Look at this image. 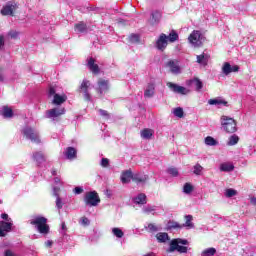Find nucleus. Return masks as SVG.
Returning <instances> with one entry per match:
<instances>
[{"label": "nucleus", "mask_w": 256, "mask_h": 256, "mask_svg": "<svg viewBox=\"0 0 256 256\" xmlns=\"http://www.w3.org/2000/svg\"><path fill=\"white\" fill-rule=\"evenodd\" d=\"M65 101H67V95L55 94L52 103H53V105H63V103H65Z\"/></svg>", "instance_id": "nucleus-21"}, {"label": "nucleus", "mask_w": 256, "mask_h": 256, "mask_svg": "<svg viewBox=\"0 0 256 256\" xmlns=\"http://www.w3.org/2000/svg\"><path fill=\"white\" fill-rule=\"evenodd\" d=\"M167 173H169V175H171L172 177L179 176V170H177V168H175V167L168 168Z\"/></svg>", "instance_id": "nucleus-42"}, {"label": "nucleus", "mask_w": 256, "mask_h": 256, "mask_svg": "<svg viewBox=\"0 0 256 256\" xmlns=\"http://www.w3.org/2000/svg\"><path fill=\"white\" fill-rule=\"evenodd\" d=\"M133 201L136 205H145V203H147V195L140 193L133 199Z\"/></svg>", "instance_id": "nucleus-24"}, {"label": "nucleus", "mask_w": 256, "mask_h": 256, "mask_svg": "<svg viewBox=\"0 0 256 256\" xmlns=\"http://www.w3.org/2000/svg\"><path fill=\"white\" fill-rule=\"evenodd\" d=\"M168 43L169 41L167 40V36L162 33L156 41V47L159 49V51H165V49H167Z\"/></svg>", "instance_id": "nucleus-9"}, {"label": "nucleus", "mask_w": 256, "mask_h": 256, "mask_svg": "<svg viewBox=\"0 0 256 256\" xmlns=\"http://www.w3.org/2000/svg\"><path fill=\"white\" fill-rule=\"evenodd\" d=\"M101 166L102 167H109V160L107 158H102L101 160Z\"/></svg>", "instance_id": "nucleus-52"}, {"label": "nucleus", "mask_w": 256, "mask_h": 256, "mask_svg": "<svg viewBox=\"0 0 256 256\" xmlns=\"http://www.w3.org/2000/svg\"><path fill=\"white\" fill-rule=\"evenodd\" d=\"M74 28L76 31H78V33H85V31H87V24L83 21L76 23L74 25Z\"/></svg>", "instance_id": "nucleus-29"}, {"label": "nucleus", "mask_w": 256, "mask_h": 256, "mask_svg": "<svg viewBox=\"0 0 256 256\" xmlns=\"http://www.w3.org/2000/svg\"><path fill=\"white\" fill-rule=\"evenodd\" d=\"M208 103L209 105H224V107H229V102L221 98L210 99Z\"/></svg>", "instance_id": "nucleus-25"}, {"label": "nucleus", "mask_w": 256, "mask_h": 256, "mask_svg": "<svg viewBox=\"0 0 256 256\" xmlns=\"http://www.w3.org/2000/svg\"><path fill=\"white\" fill-rule=\"evenodd\" d=\"M74 193H75V195H81V193H83V188L75 187L74 188Z\"/></svg>", "instance_id": "nucleus-54"}, {"label": "nucleus", "mask_w": 256, "mask_h": 256, "mask_svg": "<svg viewBox=\"0 0 256 256\" xmlns=\"http://www.w3.org/2000/svg\"><path fill=\"white\" fill-rule=\"evenodd\" d=\"M79 89V93L89 91V80H83Z\"/></svg>", "instance_id": "nucleus-35"}, {"label": "nucleus", "mask_w": 256, "mask_h": 256, "mask_svg": "<svg viewBox=\"0 0 256 256\" xmlns=\"http://www.w3.org/2000/svg\"><path fill=\"white\" fill-rule=\"evenodd\" d=\"M83 93L85 101H91V94H89V90Z\"/></svg>", "instance_id": "nucleus-55"}, {"label": "nucleus", "mask_w": 256, "mask_h": 256, "mask_svg": "<svg viewBox=\"0 0 256 256\" xmlns=\"http://www.w3.org/2000/svg\"><path fill=\"white\" fill-rule=\"evenodd\" d=\"M237 72H239L238 65L231 66L229 62H225L222 66V73L224 75H230V73H237Z\"/></svg>", "instance_id": "nucleus-11"}, {"label": "nucleus", "mask_w": 256, "mask_h": 256, "mask_svg": "<svg viewBox=\"0 0 256 256\" xmlns=\"http://www.w3.org/2000/svg\"><path fill=\"white\" fill-rule=\"evenodd\" d=\"M166 86L168 89L172 90L173 93H178V95H187L189 90L183 86H179L173 82H167Z\"/></svg>", "instance_id": "nucleus-6"}, {"label": "nucleus", "mask_w": 256, "mask_h": 256, "mask_svg": "<svg viewBox=\"0 0 256 256\" xmlns=\"http://www.w3.org/2000/svg\"><path fill=\"white\" fill-rule=\"evenodd\" d=\"M153 211H155V209H153V208H146L145 209V213H151Z\"/></svg>", "instance_id": "nucleus-63"}, {"label": "nucleus", "mask_w": 256, "mask_h": 256, "mask_svg": "<svg viewBox=\"0 0 256 256\" xmlns=\"http://www.w3.org/2000/svg\"><path fill=\"white\" fill-rule=\"evenodd\" d=\"M130 43H139V35L138 34H131L129 36Z\"/></svg>", "instance_id": "nucleus-46"}, {"label": "nucleus", "mask_w": 256, "mask_h": 256, "mask_svg": "<svg viewBox=\"0 0 256 256\" xmlns=\"http://www.w3.org/2000/svg\"><path fill=\"white\" fill-rule=\"evenodd\" d=\"M190 84L195 85L196 91H201V89H203V82L199 78L190 80Z\"/></svg>", "instance_id": "nucleus-30"}, {"label": "nucleus", "mask_w": 256, "mask_h": 256, "mask_svg": "<svg viewBox=\"0 0 256 256\" xmlns=\"http://www.w3.org/2000/svg\"><path fill=\"white\" fill-rule=\"evenodd\" d=\"M30 225H33L41 235H49L50 227L46 217L36 216L30 220Z\"/></svg>", "instance_id": "nucleus-1"}, {"label": "nucleus", "mask_w": 256, "mask_h": 256, "mask_svg": "<svg viewBox=\"0 0 256 256\" xmlns=\"http://www.w3.org/2000/svg\"><path fill=\"white\" fill-rule=\"evenodd\" d=\"M112 233H113V235H115V237H118V239H121L124 235L123 230H121L119 228H113Z\"/></svg>", "instance_id": "nucleus-41"}, {"label": "nucleus", "mask_w": 256, "mask_h": 256, "mask_svg": "<svg viewBox=\"0 0 256 256\" xmlns=\"http://www.w3.org/2000/svg\"><path fill=\"white\" fill-rule=\"evenodd\" d=\"M144 256H155V253L151 252V253L145 254Z\"/></svg>", "instance_id": "nucleus-64"}, {"label": "nucleus", "mask_w": 256, "mask_h": 256, "mask_svg": "<svg viewBox=\"0 0 256 256\" xmlns=\"http://www.w3.org/2000/svg\"><path fill=\"white\" fill-rule=\"evenodd\" d=\"M1 47H5V37L0 34V51Z\"/></svg>", "instance_id": "nucleus-56"}, {"label": "nucleus", "mask_w": 256, "mask_h": 256, "mask_svg": "<svg viewBox=\"0 0 256 256\" xmlns=\"http://www.w3.org/2000/svg\"><path fill=\"white\" fill-rule=\"evenodd\" d=\"M1 219H3L5 222L11 221V218H9V214H7V213H2Z\"/></svg>", "instance_id": "nucleus-53"}, {"label": "nucleus", "mask_w": 256, "mask_h": 256, "mask_svg": "<svg viewBox=\"0 0 256 256\" xmlns=\"http://www.w3.org/2000/svg\"><path fill=\"white\" fill-rule=\"evenodd\" d=\"M65 156H66V159H70V160L77 159V149H75L74 147L66 148Z\"/></svg>", "instance_id": "nucleus-19"}, {"label": "nucleus", "mask_w": 256, "mask_h": 256, "mask_svg": "<svg viewBox=\"0 0 256 256\" xmlns=\"http://www.w3.org/2000/svg\"><path fill=\"white\" fill-rule=\"evenodd\" d=\"M4 256H15L11 250H6Z\"/></svg>", "instance_id": "nucleus-58"}, {"label": "nucleus", "mask_w": 256, "mask_h": 256, "mask_svg": "<svg viewBox=\"0 0 256 256\" xmlns=\"http://www.w3.org/2000/svg\"><path fill=\"white\" fill-rule=\"evenodd\" d=\"M56 207L58 209H63V201L61 200V197H59V196L56 199Z\"/></svg>", "instance_id": "nucleus-49"}, {"label": "nucleus", "mask_w": 256, "mask_h": 256, "mask_svg": "<svg viewBox=\"0 0 256 256\" xmlns=\"http://www.w3.org/2000/svg\"><path fill=\"white\" fill-rule=\"evenodd\" d=\"M189 43L194 45V47H201V32L199 30H194L188 37Z\"/></svg>", "instance_id": "nucleus-7"}, {"label": "nucleus", "mask_w": 256, "mask_h": 256, "mask_svg": "<svg viewBox=\"0 0 256 256\" xmlns=\"http://www.w3.org/2000/svg\"><path fill=\"white\" fill-rule=\"evenodd\" d=\"M238 143H239V136L234 134L229 137L228 145L230 147H233V145H237Z\"/></svg>", "instance_id": "nucleus-37"}, {"label": "nucleus", "mask_w": 256, "mask_h": 256, "mask_svg": "<svg viewBox=\"0 0 256 256\" xmlns=\"http://www.w3.org/2000/svg\"><path fill=\"white\" fill-rule=\"evenodd\" d=\"M235 195H237V190L232 188L226 189V192H225L226 197L231 198V197H235Z\"/></svg>", "instance_id": "nucleus-44"}, {"label": "nucleus", "mask_w": 256, "mask_h": 256, "mask_svg": "<svg viewBox=\"0 0 256 256\" xmlns=\"http://www.w3.org/2000/svg\"><path fill=\"white\" fill-rule=\"evenodd\" d=\"M185 219V223L182 224V228L183 227H187L188 229H193V227H195V225L193 224V216L192 215H186L184 216Z\"/></svg>", "instance_id": "nucleus-26"}, {"label": "nucleus", "mask_w": 256, "mask_h": 256, "mask_svg": "<svg viewBox=\"0 0 256 256\" xmlns=\"http://www.w3.org/2000/svg\"><path fill=\"white\" fill-rule=\"evenodd\" d=\"M33 161H35L37 165H41V163H45V161H47V158H45L43 152H35L33 153Z\"/></svg>", "instance_id": "nucleus-18"}, {"label": "nucleus", "mask_w": 256, "mask_h": 256, "mask_svg": "<svg viewBox=\"0 0 256 256\" xmlns=\"http://www.w3.org/2000/svg\"><path fill=\"white\" fill-rule=\"evenodd\" d=\"M217 253V249L215 248H207L204 251H202L201 256H213Z\"/></svg>", "instance_id": "nucleus-36"}, {"label": "nucleus", "mask_w": 256, "mask_h": 256, "mask_svg": "<svg viewBox=\"0 0 256 256\" xmlns=\"http://www.w3.org/2000/svg\"><path fill=\"white\" fill-rule=\"evenodd\" d=\"M193 169H194L193 170L194 175H201V173L203 172V166H201V164L199 163L194 165Z\"/></svg>", "instance_id": "nucleus-39"}, {"label": "nucleus", "mask_w": 256, "mask_h": 256, "mask_svg": "<svg viewBox=\"0 0 256 256\" xmlns=\"http://www.w3.org/2000/svg\"><path fill=\"white\" fill-rule=\"evenodd\" d=\"M179 40V34H177V32H175L174 30H172L170 32V34L167 36V41H169L170 43H175V41Z\"/></svg>", "instance_id": "nucleus-32"}, {"label": "nucleus", "mask_w": 256, "mask_h": 256, "mask_svg": "<svg viewBox=\"0 0 256 256\" xmlns=\"http://www.w3.org/2000/svg\"><path fill=\"white\" fill-rule=\"evenodd\" d=\"M48 95L49 97H53V96L55 97V95H57V92L54 87L49 88Z\"/></svg>", "instance_id": "nucleus-51"}, {"label": "nucleus", "mask_w": 256, "mask_h": 256, "mask_svg": "<svg viewBox=\"0 0 256 256\" xmlns=\"http://www.w3.org/2000/svg\"><path fill=\"white\" fill-rule=\"evenodd\" d=\"M174 115L176 117H179V119H182V117L184 115L183 108H181V107L175 108L174 109Z\"/></svg>", "instance_id": "nucleus-45"}, {"label": "nucleus", "mask_w": 256, "mask_h": 256, "mask_svg": "<svg viewBox=\"0 0 256 256\" xmlns=\"http://www.w3.org/2000/svg\"><path fill=\"white\" fill-rule=\"evenodd\" d=\"M250 203H251L252 205H256V198H255V197H252V198L250 199Z\"/></svg>", "instance_id": "nucleus-61"}, {"label": "nucleus", "mask_w": 256, "mask_h": 256, "mask_svg": "<svg viewBox=\"0 0 256 256\" xmlns=\"http://www.w3.org/2000/svg\"><path fill=\"white\" fill-rule=\"evenodd\" d=\"M98 111L101 117H105V119H109V112H107V110L99 109Z\"/></svg>", "instance_id": "nucleus-48"}, {"label": "nucleus", "mask_w": 256, "mask_h": 256, "mask_svg": "<svg viewBox=\"0 0 256 256\" xmlns=\"http://www.w3.org/2000/svg\"><path fill=\"white\" fill-rule=\"evenodd\" d=\"M161 17H163V14L161 13V11L159 10H155L154 12L151 13V17L148 20V23H150V25H157L159 24V21H161Z\"/></svg>", "instance_id": "nucleus-12"}, {"label": "nucleus", "mask_w": 256, "mask_h": 256, "mask_svg": "<svg viewBox=\"0 0 256 256\" xmlns=\"http://www.w3.org/2000/svg\"><path fill=\"white\" fill-rule=\"evenodd\" d=\"M156 239L159 243H166L169 241V234L166 232H159L156 234Z\"/></svg>", "instance_id": "nucleus-27"}, {"label": "nucleus", "mask_w": 256, "mask_h": 256, "mask_svg": "<svg viewBox=\"0 0 256 256\" xmlns=\"http://www.w3.org/2000/svg\"><path fill=\"white\" fill-rule=\"evenodd\" d=\"M2 115L5 117V119H11V117H13V109L9 108L8 106H4Z\"/></svg>", "instance_id": "nucleus-31"}, {"label": "nucleus", "mask_w": 256, "mask_h": 256, "mask_svg": "<svg viewBox=\"0 0 256 256\" xmlns=\"http://www.w3.org/2000/svg\"><path fill=\"white\" fill-rule=\"evenodd\" d=\"M82 224H83V225H89V218L83 217V218H82Z\"/></svg>", "instance_id": "nucleus-57"}, {"label": "nucleus", "mask_w": 256, "mask_h": 256, "mask_svg": "<svg viewBox=\"0 0 256 256\" xmlns=\"http://www.w3.org/2000/svg\"><path fill=\"white\" fill-rule=\"evenodd\" d=\"M196 59L197 63H199V65H203L204 67L207 66V64L209 63V55L205 53L197 55Z\"/></svg>", "instance_id": "nucleus-22"}, {"label": "nucleus", "mask_w": 256, "mask_h": 256, "mask_svg": "<svg viewBox=\"0 0 256 256\" xmlns=\"http://www.w3.org/2000/svg\"><path fill=\"white\" fill-rule=\"evenodd\" d=\"M61 115H65V108H53L47 111L49 119H52V117H61Z\"/></svg>", "instance_id": "nucleus-14"}, {"label": "nucleus", "mask_w": 256, "mask_h": 256, "mask_svg": "<svg viewBox=\"0 0 256 256\" xmlns=\"http://www.w3.org/2000/svg\"><path fill=\"white\" fill-rule=\"evenodd\" d=\"M46 247H52L53 246V241L51 240H48L46 243H45Z\"/></svg>", "instance_id": "nucleus-60"}, {"label": "nucleus", "mask_w": 256, "mask_h": 256, "mask_svg": "<svg viewBox=\"0 0 256 256\" xmlns=\"http://www.w3.org/2000/svg\"><path fill=\"white\" fill-rule=\"evenodd\" d=\"M153 95H155V84L150 83L144 91V97H146V99H151Z\"/></svg>", "instance_id": "nucleus-20"}, {"label": "nucleus", "mask_w": 256, "mask_h": 256, "mask_svg": "<svg viewBox=\"0 0 256 256\" xmlns=\"http://www.w3.org/2000/svg\"><path fill=\"white\" fill-rule=\"evenodd\" d=\"M140 135L142 139H151V137H153V130L149 128H145L141 130Z\"/></svg>", "instance_id": "nucleus-28"}, {"label": "nucleus", "mask_w": 256, "mask_h": 256, "mask_svg": "<svg viewBox=\"0 0 256 256\" xmlns=\"http://www.w3.org/2000/svg\"><path fill=\"white\" fill-rule=\"evenodd\" d=\"M167 228L168 229H183V226L179 222L169 221L167 224Z\"/></svg>", "instance_id": "nucleus-33"}, {"label": "nucleus", "mask_w": 256, "mask_h": 256, "mask_svg": "<svg viewBox=\"0 0 256 256\" xmlns=\"http://www.w3.org/2000/svg\"><path fill=\"white\" fill-rule=\"evenodd\" d=\"M84 203L88 207H97V205L101 203L99 193H97V191L87 192L84 196Z\"/></svg>", "instance_id": "nucleus-3"}, {"label": "nucleus", "mask_w": 256, "mask_h": 256, "mask_svg": "<svg viewBox=\"0 0 256 256\" xmlns=\"http://www.w3.org/2000/svg\"><path fill=\"white\" fill-rule=\"evenodd\" d=\"M204 142H205V145H208L210 147H215V145H217L218 143L217 140H215V138L211 136L206 137Z\"/></svg>", "instance_id": "nucleus-34"}, {"label": "nucleus", "mask_w": 256, "mask_h": 256, "mask_svg": "<svg viewBox=\"0 0 256 256\" xmlns=\"http://www.w3.org/2000/svg\"><path fill=\"white\" fill-rule=\"evenodd\" d=\"M132 181L137 184L147 183V181H149V176L141 173H136V174H133Z\"/></svg>", "instance_id": "nucleus-16"}, {"label": "nucleus", "mask_w": 256, "mask_h": 256, "mask_svg": "<svg viewBox=\"0 0 256 256\" xmlns=\"http://www.w3.org/2000/svg\"><path fill=\"white\" fill-rule=\"evenodd\" d=\"M183 192L189 195V193H193V185L191 183H185L183 187Z\"/></svg>", "instance_id": "nucleus-40"}, {"label": "nucleus", "mask_w": 256, "mask_h": 256, "mask_svg": "<svg viewBox=\"0 0 256 256\" xmlns=\"http://www.w3.org/2000/svg\"><path fill=\"white\" fill-rule=\"evenodd\" d=\"M9 37H11V39H17L19 37V32L15 31V30H11L8 33Z\"/></svg>", "instance_id": "nucleus-47"}, {"label": "nucleus", "mask_w": 256, "mask_h": 256, "mask_svg": "<svg viewBox=\"0 0 256 256\" xmlns=\"http://www.w3.org/2000/svg\"><path fill=\"white\" fill-rule=\"evenodd\" d=\"M19 9V4L17 2H8L3 8L1 9V15L10 17H15V11Z\"/></svg>", "instance_id": "nucleus-4"}, {"label": "nucleus", "mask_w": 256, "mask_h": 256, "mask_svg": "<svg viewBox=\"0 0 256 256\" xmlns=\"http://www.w3.org/2000/svg\"><path fill=\"white\" fill-rule=\"evenodd\" d=\"M87 67L94 75H99L101 69L99 65L95 64V58L91 57L88 59Z\"/></svg>", "instance_id": "nucleus-13"}, {"label": "nucleus", "mask_w": 256, "mask_h": 256, "mask_svg": "<svg viewBox=\"0 0 256 256\" xmlns=\"http://www.w3.org/2000/svg\"><path fill=\"white\" fill-rule=\"evenodd\" d=\"M220 169L221 171H233V169H235V166L224 163V164H221Z\"/></svg>", "instance_id": "nucleus-43"}, {"label": "nucleus", "mask_w": 256, "mask_h": 256, "mask_svg": "<svg viewBox=\"0 0 256 256\" xmlns=\"http://www.w3.org/2000/svg\"><path fill=\"white\" fill-rule=\"evenodd\" d=\"M220 121L226 133H235L237 131V121H235V119L228 116H222Z\"/></svg>", "instance_id": "nucleus-2"}, {"label": "nucleus", "mask_w": 256, "mask_h": 256, "mask_svg": "<svg viewBox=\"0 0 256 256\" xmlns=\"http://www.w3.org/2000/svg\"><path fill=\"white\" fill-rule=\"evenodd\" d=\"M0 237H7V233L0 229Z\"/></svg>", "instance_id": "nucleus-62"}, {"label": "nucleus", "mask_w": 256, "mask_h": 256, "mask_svg": "<svg viewBox=\"0 0 256 256\" xmlns=\"http://www.w3.org/2000/svg\"><path fill=\"white\" fill-rule=\"evenodd\" d=\"M146 229L149 233H157L159 231V227L154 223H149Z\"/></svg>", "instance_id": "nucleus-38"}, {"label": "nucleus", "mask_w": 256, "mask_h": 256, "mask_svg": "<svg viewBox=\"0 0 256 256\" xmlns=\"http://www.w3.org/2000/svg\"><path fill=\"white\" fill-rule=\"evenodd\" d=\"M97 91L100 95H103L104 93H107L109 91V80H105L103 78H100L98 80Z\"/></svg>", "instance_id": "nucleus-10"}, {"label": "nucleus", "mask_w": 256, "mask_h": 256, "mask_svg": "<svg viewBox=\"0 0 256 256\" xmlns=\"http://www.w3.org/2000/svg\"><path fill=\"white\" fill-rule=\"evenodd\" d=\"M13 227L12 222H5V221H0V230L3 231V233H10L11 229Z\"/></svg>", "instance_id": "nucleus-23"}, {"label": "nucleus", "mask_w": 256, "mask_h": 256, "mask_svg": "<svg viewBox=\"0 0 256 256\" xmlns=\"http://www.w3.org/2000/svg\"><path fill=\"white\" fill-rule=\"evenodd\" d=\"M173 241H177L178 245H187L189 241L181 238L173 239Z\"/></svg>", "instance_id": "nucleus-50"}, {"label": "nucleus", "mask_w": 256, "mask_h": 256, "mask_svg": "<svg viewBox=\"0 0 256 256\" xmlns=\"http://www.w3.org/2000/svg\"><path fill=\"white\" fill-rule=\"evenodd\" d=\"M169 251H170V253H173L174 251H178V253H187L188 248H187V246L179 245V242H177V240H172L170 242Z\"/></svg>", "instance_id": "nucleus-8"}, {"label": "nucleus", "mask_w": 256, "mask_h": 256, "mask_svg": "<svg viewBox=\"0 0 256 256\" xmlns=\"http://www.w3.org/2000/svg\"><path fill=\"white\" fill-rule=\"evenodd\" d=\"M24 137H26V139H30V141H32V143H41V139L39 138V134L35 131V129L31 128V127H26L23 129L22 131Z\"/></svg>", "instance_id": "nucleus-5"}, {"label": "nucleus", "mask_w": 256, "mask_h": 256, "mask_svg": "<svg viewBox=\"0 0 256 256\" xmlns=\"http://www.w3.org/2000/svg\"><path fill=\"white\" fill-rule=\"evenodd\" d=\"M166 67H169L171 73H174L176 75L181 71V68L179 67V61L177 60L168 61Z\"/></svg>", "instance_id": "nucleus-15"}, {"label": "nucleus", "mask_w": 256, "mask_h": 256, "mask_svg": "<svg viewBox=\"0 0 256 256\" xmlns=\"http://www.w3.org/2000/svg\"><path fill=\"white\" fill-rule=\"evenodd\" d=\"M5 81V74H3V71H0V83H3Z\"/></svg>", "instance_id": "nucleus-59"}, {"label": "nucleus", "mask_w": 256, "mask_h": 256, "mask_svg": "<svg viewBox=\"0 0 256 256\" xmlns=\"http://www.w3.org/2000/svg\"><path fill=\"white\" fill-rule=\"evenodd\" d=\"M120 179L124 184L131 183V179H133V171H131V169L123 171Z\"/></svg>", "instance_id": "nucleus-17"}]
</instances>
